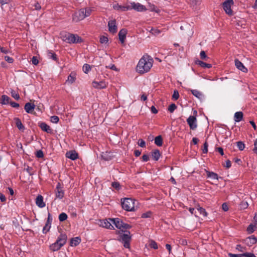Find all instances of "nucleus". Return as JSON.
<instances>
[{"label":"nucleus","mask_w":257,"mask_h":257,"mask_svg":"<svg viewBox=\"0 0 257 257\" xmlns=\"http://www.w3.org/2000/svg\"><path fill=\"white\" fill-rule=\"evenodd\" d=\"M66 157L72 160H75L78 158V155L75 151H70L66 153Z\"/></svg>","instance_id":"dca6fc26"},{"label":"nucleus","mask_w":257,"mask_h":257,"mask_svg":"<svg viewBox=\"0 0 257 257\" xmlns=\"http://www.w3.org/2000/svg\"><path fill=\"white\" fill-rule=\"evenodd\" d=\"M131 4L132 6L133 9L137 12H145L147 10L146 7L140 3L132 2L131 3Z\"/></svg>","instance_id":"1a4fd4ad"},{"label":"nucleus","mask_w":257,"mask_h":257,"mask_svg":"<svg viewBox=\"0 0 257 257\" xmlns=\"http://www.w3.org/2000/svg\"><path fill=\"white\" fill-rule=\"evenodd\" d=\"M197 209L199 212L200 214H202L203 216H206L207 215V213L205 211V209L201 207H198L197 208Z\"/></svg>","instance_id":"4c0bfd02"},{"label":"nucleus","mask_w":257,"mask_h":257,"mask_svg":"<svg viewBox=\"0 0 257 257\" xmlns=\"http://www.w3.org/2000/svg\"><path fill=\"white\" fill-rule=\"evenodd\" d=\"M32 64L35 65H36L38 64L39 63V61H38V60L37 59V58L35 56H34L33 57V58H32Z\"/></svg>","instance_id":"13d9d810"},{"label":"nucleus","mask_w":257,"mask_h":257,"mask_svg":"<svg viewBox=\"0 0 257 257\" xmlns=\"http://www.w3.org/2000/svg\"><path fill=\"white\" fill-rule=\"evenodd\" d=\"M14 120L15 121L16 125L18 127V128L23 132L25 130V126L22 124L21 120L20 118L18 117H16L14 118Z\"/></svg>","instance_id":"b1692460"},{"label":"nucleus","mask_w":257,"mask_h":257,"mask_svg":"<svg viewBox=\"0 0 257 257\" xmlns=\"http://www.w3.org/2000/svg\"><path fill=\"white\" fill-rule=\"evenodd\" d=\"M86 18L83 9H81L75 14L73 17V20L76 22L80 21Z\"/></svg>","instance_id":"6e6552de"},{"label":"nucleus","mask_w":257,"mask_h":257,"mask_svg":"<svg viewBox=\"0 0 257 257\" xmlns=\"http://www.w3.org/2000/svg\"><path fill=\"white\" fill-rule=\"evenodd\" d=\"M36 205L40 207L43 208L45 206V203L43 201V197L42 195H38L36 199Z\"/></svg>","instance_id":"412c9836"},{"label":"nucleus","mask_w":257,"mask_h":257,"mask_svg":"<svg viewBox=\"0 0 257 257\" xmlns=\"http://www.w3.org/2000/svg\"><path fill=\"white\" fill-rule=\"evenodd\" d=\"M99 41L101 44H106L108 42V38L105 36H102L100 37Z\"/></svg>","instance_id":"09e8293b"},{"label":"nucleus","mask_w":257,"mask_h":257,"mask_svg":"<svg viewBox=\"0 0 257 257\" xmlns=\"http://www.w3.org/2000/svg\"><path fill=\"white\" fill-rule=\"evenodd\" d=\"M10 104L11 105L12 107H15V108H18L20 106V105L19 103H16L14 101H11Z\"/></svg>","instance_id":"680f3d73"},{"label":"nucleus","mask_w":257,"mask_h":257,"mask_svg":"<svg viewBox=\"0 0 257 257\" xmlns=\"http://www.w3.org/2000/svg\"><path fill=\"white\" fill-rule=\"evenodd\" d=\"M126 33V30L124 29H121L118 33L119 39L122 44L124 42Z\"/></svg>","instance_id":"5701e85b"},{"label":"nucleus","mask_w":257,"mask_h":257,"mask_svg":"<svg viewBox=\"0 0 257 257\" xmlns=\"http://www.w3.org/2000/svg\"><path fill=\"white\" fill-rule=\"evenodd\" d=\"M243 257H256L253 253L251 252L244 253Z\"/></svg>","instance_id":"bf43d9fd"},{"label":"nucleus","mask_w":257,"mask_h":257,"mask_svg":"<svg viewBox=\"0 0 257 257\" xmlns=\"http://www.w3.org/2000/svg\"><path fill=\"white\" fill-rule=\"evenodd\" d=\"M113 8L114 10L117 11H123V6H120L118 4H116L113 6Z\"/></svg>","instance_id":"864d4df0"},{"label":"nucleus","mask_w":257,"mask_h":257,"mask_svg":"<svg viewBox=\"0 0 257 257\" xmlns=\"http://www.w3.org/2000/svg\"><path fill=\"white\" fill-rule=\"evenodd\" d=\"M68 218L67 215L65 213H61L59 215V220L60 221H64Z\"/></svg>","instance_id":"c9c22d12"},{"label":"nucleus","mask_w":257,"mask_h":257,"mask_svg":"<svg viewBox=\"0 0 257 257\" xmlns=\"http://www.w3.org/2000/svg\"><path fill=\"white\" fill-rule=\"evenodd\" d=\"M67 238V235L65 234H61L56 242L50 245V249L52 251H58L66 243Z\"/></svg>","instance_id":"f03ea898"},{"label":"nucleus","mask_w":257,"mask_h":257,"mask_svg":"<svg viewBox=\"0 0 257 257\" xmlns=\"http://www.w3.org/2000/svg\"><path fill=\"white\" fill-rule=\"evenodd\" d=\"M111 186L116 190H119L120 188L119 183L116 182H112Z\"/></svg>","instance_id":"3c124183"},{"label":"nucleus","mask_w":257,"mask_h":257,"mask_svg":"<svg viewBox=\"0 0 257 257\" xmlns=\"http://www.w3.org/2000/svg\"><path fill=\"white\" fill-rule=\"evenodd\" d=\"M100 226L102 227H104L107 229H113V226L112 225V223L108 221L107 220H102L100 221Z\"/></svg>","instance_id":"4468645a"},{"label":"nucleus","mask_w":257,"mask_h":257,"mask_svg":"<svg viewBox=\"0 0 257 257\" xmlns=\"http://www.w3.org/2000/svg\"><path fill=\"white\" fill-rule=\"evenodd\" d=\"M237 147L239 150L242 151L245 148V145L243 142L239 141L237 142Z\"/></svg>","instance_id":"79ce46f5"},{"label":"nucleus","mask_w":257,"mask_h":257,"mask_svg":"<svg viewBox=\"0 0 257 257\" xmlns=\"http://www.w3.org/2000/svg\"><path fill=\"white\" fill-rule=\"evenodd\" d=\"M228 255L229 257H243L244 253L242 254H233L232 253H229Z\"/></svg>","instance_id":"603ef678"},{"label":"nucleus","mask_w":257,"mask_h":257,"mask_svg":"<svg viewBox=\"0 0 257 257\" xmlns=\"http://www.w3.org/2000/svg\"><path fill=\"white\" fill-rule=\"evenodd\" d=\"M243 113L241 111H238L235 113L234 118V120L236 122L240 121L243 118Z\"/></svg>","instance_id":"c85d7f7f"},{"label":"nucleus","mask_w":257,"mask_h":257,"mask_svg":"<svg viewBox=\"0 0 257 257\" xmlns=\"http://www.w3.org/2000/svg\"><path fill=\"white\" fill-rule=\"evenodd\" d=\"M72 34L68 33L62 36V39L64 41L70 43L71 36Z\"/></svg>","instance_id":"72a5a7b5"},{"label":"nucleus","mask_w":257,"mask_h":257,"mask_svg":"<svg viewBox=\"0 0 257 257\" xmlns=\"http://www.w3.org/2000/svg\"><path fill=\"white\" fill-rule=\"evenodd\" d=\"M92 84L93 87L97 89L105 88L107 85V83L104 81H100L99 82L94 81L92 82Z\"/></svg>","instance_id":"9d476101"},{"label":"nucleus","mask_w":257,"mask_h":257,"mask_svg":"<svg viewBox=\"0 0 257 257\" xmlns=\"http://www.w3.org/2000/svg\"><path fill=\"white\" fill-rule=\"evenodd\" d=\"M234 4L233 0H226L222 4V7L225 13L229 16L233 15V11L231 9Z\"/></svg>","instance_id":"39448f33"},{"label":"nucleus","mask_w":257,"mask_h":257,"mask_svg":"<svg viewBox=\"0 0 257 257\" xmlns=\"http://www.w3.org/2000/svg\"><path fill=\"white\" fill-rule=\"evenodd\" d=\"M205 171L206 173V176L207 178H210L212 180H218V175L213 172H210L207 170H205Z\"/></svg>","instance_id":"a878e982"},{"label":"nucleus","mask_w":257,"mask_h":257,"mask_svg":"<svg viewBox=\"0 0 257 257\" xmlns=\"http://www.w3.org/2000/svg\"><path fill=\"white\" fill-rule=\"evenodd\" d=\"M36 156L39 158H42L44 157V154L42 151L39 150L37 152Z\"/></svg>","instance_id":"5fc2aeb1"},{"label":"nucleus","mask_w":257,"mask_h":257,"mask_svg":"<svg viewBox=\"0 0 257 257\" xmlns=\"http://www.w3.org/2000/svg\"><path fill=\"white\" fill-rule=\"evenodd\" d=\"M161 156V153L159 150H154L152 152V157L155 161H158Z\"/></svg>","instance_id":"cd10ccee"},{"label":"nucleus","mask_w":257,"mask_h":257,"mask_svg":"<svg viewBox=\"0 0 257 257\" xmlns=\"http://www.w3.org/2000/svg\"><path fill=\"white\" fill-rule=\"evenodd\" d=\"M52 221V218L51 217V215L50 213H49L46 223L51 225Z\"/></svg>","instance_id":"0e129e2a"},{"label":"nucleus","mask_w":257,"mask_h":257,"mask_svg":"<svg viewBox=\"0 0 257 257\" xmlns=\"http://www.w3.org/2000/svg\"><path fill=\"white\" fill-rule=\"evenodd\" d=\"M256 223L254 225L250 224L248 225L247 228V231L249 233H251L255 230V229L256 228Z\"/></svg>","instance_id":"473e14b6"},{"label":"nucleus","mask_w":257,"mask_h":257,"mask_svg":"<svg viewBox=\"0 0 257 257\" xmlns=\"http://www.w3.org/2000/svg\"><path fill=\"white\" fill-rule=\"evenodd\" d=\"M76 80V73L74 72H72L68 76L66 83L68 84H72Z\"/></svg>","instance_id":"4be33fe9"},{"label":"nucleus","mask_w":257,"mask_h":257,"mask_svg":"<svg viewBox=\"0 0 257 257\" xmlns=\"http://www.w3.org/2000/svg\"><path fill=\"white\" fill-rule=\"evenodd\" d=\"M5 60L10 63H12L14 61V59L8 56L5 57Z\"/></svg>","instance_id":"052dcab7"},{"label":"nucleus","mask_w":257,"mask_h":257,"mask_svg":"<svg viewBox=\"0 0 257 257\" xmlns=\"http://www.w3.org/2000/svg\"><path fill=\"white\" fill-rule=\"evenodd\" d=\"M48 56L49 58H52L53 60H57V55L55 53L52 51H49L48 53Z\"/></svg>","instance_id":"37998d69"},{"label":"nucleus","mask_w":257,"mask_h":257,"mask_svg":"<svg viewBox=\"0 0 257 257\" xmlns=\"http://www.w3.org/2000/svg\"><path fill=\"white\" fill-rule=\"evenodd\" d=\"M254 149L253 150L254 153L257 154V139L255 140L254 143Z\"/></svg>","instance_id":"774afa93"},{"label":"nucleus","mask_w":257,"mask_h":257,"mask_svg":"<svg viewBox=\"0 0 257 257\" xmlns=\"http://www.w3.org/2000/svg\"><path fill=\"white\" fill-rule=\"evenodd\" d=\"M62 187L60 183H58L55 189V196L56 198L59 199H62L64 195V191L62 189Z\"/></svg>","instance_id":"423d86ee"},{"label":"nucleus","mask_w":257,"mask_h":257,"mask_svg":"<svg viewBox=\"0 0 257 257\" xmlns=\"http://www.w3.org/2000/svg\"><path fill=\"white\" fill-rule=\"evenodd\" d=\"M121 238L122 240V242L123 243V246L125 248H129L130 247V241L131 240V237L128 234H123L121 236Z\"/></svg>","instance_id":"9b49d317"},{"label":"nucleus","mask_w":257,"mask_h":257,"mask_svg":"<svg viewBox=\"0 0 257 257\" xmlns=\"http://www.w3.org/2000/svg\"><path fill=\"white\" fill-rule=\"evenodd\" d=\"M196 63L198 65H199L200 66H201V67H203V68H210L212 67L211 64L206 63H205L203 61H200V60L197 61Z\"/></svg>","instance_id":"2f4dec72"},{"label":"nucleus","mask_w":257,"mask_h":257,"mask_svg":"<svg viewBox=\"0 0 257 257\" xmlns=\"http://www.w3.org/2000/svg\"><path fill=\"white\" fill-rule=\"evenodd\" d=\"M177 108V106L175 104L172 103L171 105H169L168 107V110L171 112L172 113L174 112V111Z\"/></svg>","instance_id":"c03bdc74"},{"label":"nucleus","mask_w":257,"mask_h":257,"mask_svg":"<svg viewBox=\"0 0 257 257\" xmlns=\"http://www.w3.org/2000/svg\"><path fill=\"white\" fill-rule=\"evenodd\" d=\"M151 216V213L150 212H148L147 213H143L142 215V218H149V217H150Z\"/></svg>","instance_id":"69168bd1"},{"label":"nucleus","mask_w":257,"mask_h":257,"mask_svg":"<svg viewBox=\"0 0 257 257\" xmlns=\"http://www.w3.org/2000/svg\"><path fill=\"white\" fill-rule=\"evenodd\" d=\"M11 95L13 98H14L16 100H19L20 99L19 94L16 92H15L14 90H12L11 91Z\"/></svg>","instance_id":"a18cd8bd"},{"label":"nucleus","mask_w":257,"mask_h":257,"mask_svg":"<svg viewBox=\"0 0 257 257\" xmlns=\"http://www.w3.org/2000/svg\"><path fill=\"white\" fill-rule=\"evenodd\" d=\"M256 241L257 239L253 235L247 237L245 240V243L249 246L256 243Z\"/></svg>","instance_id":"a211bd4d"},{"label":"nucleus","mask_w":257,"mask_h":257,"mask_svg":"<svg viewBox=\"0 0 257 257\" xmlns=\"http://www.w3.org/2000/svg\"><path fill=\"white\" fill-rule=\"evenodd\" d=\"M51 228V225L46 223L45 225L43 228V233L46 234L47 232H48Z\"/></svg>","instance_id":"a19ab883"},{"label":"nucleus","mask_w":257,"mask_h":257,"mask_svg":"<svg viewBox=\"0 0 257 257\" xmlns=\"http://www.w3.org/2000/svg\"><path fill=\"white\" fill-rule=\"evenodd\" d=\"M11 99L10 97L6 95H3L1 99V103L2 104H9L10 103Z\"/></svg>","instance_id":"bb28decb"},{"label":"nucleus","mask_w":257,"mask_h":257,"mask_svg":"<svg viewBox=\"0 0 257 257\" xmlns=\"http://www.w3.org/2000/svg\"><path fill=\"white\" fill-rule=\"evenodd\" d=\"M109 220L112 223L115 225L116 228L124 231L125 229H130L131 226L127 223H124L120 219L118 218H109Z\"/></svg>","instance_id":"20e7f679"},{"label":"nucleus","mask_w":257,"mask_h":257,"mask_svg":"<svg viewBox=\"0 0 257 257\" xmlns=\"http://www.w3.org/2000/svg\"><path fill=\"white\" fill-rule=\"evenodd\" d=\"M197 119L195 116L190 115L187 119V122L190 129L194 130L196 128L197 124L196 123Z\"/></svg>","instance_id":"0eeeda50"},{"label":"nucleus","mask_w":257,"mask_h":257,"mask_svg":"<svg viewBox=\"0 0 257 257\" xmlns=\"http://www.w3.org/2000/svg\"><path fill=\"white\" fill-rule=\"evenodd\" d=\"M109 31L113 34L117 31V26H116L115 20H111L108 23Z\"/></svg>","instance_id":"ddd939ff"},{"label":"nucleus","mask_w":257,"mask_h":257,"mask_svg":"<svg viewBox=\"0 0 257 257\" xmlns=\"http://www.w3.org/2000/svg\"><path fill=\"white\" fill-rule=\"evenodd\" d=\"M149 246L150 247L153 248L155 249H157L158 248L157 243L154 240H150L149 241Z\"/></svg>","instance_id":"f704fd0d"},{"label":"nucleus","mask_w":257,"mask_h":257,"mask_svg":"<svg viewBox=\"0 0 257 257\" xmlns=\"http://www.w3.org/2000/svg\"><path fill=\"white\" fill-rule=\"evenodd\" d=\"M235 65L237 69L243 72H246L247 71V68H246L243 64L238 59L235 60Z\"/></svg>","instance_id":"f3484780"},{"label":"nucleus","mask_w":257,"mask_h":257,"mask_svg":"<svg viewBox=\"0 0 257 257\" xmlns=\"http://www.w3.org/2000/svg\"><path fill=\"white\" fill-rule=\"evenodd\" d=\"M155 144L159 147L162 146L163 139L161 136H158L155 138Z\"/></svg>","instance_id":"c756f323"},{"label":"nucleus","mask_w":257,"mask_h":257,"mask_svg":"<svg viewBox=\"0 0 257 257\" xmlns=\"http://www.w3.org/2000/svg\"><path fill=\"white\" fill-rule=\"evenodd\" d=\"M138 145L141 147L144 148L146 146V143L144 140L140 139L138 142Z\"/></svg>","instance_id":"6e6d98bb"},{"label":"nucleus","mask_w":257,"mask_h":257,"mask_svg":"<svg viewBox=\"0 0 257 257\" xmlns=\"http://www.w3.org/2000/svg\"><path fill=\"white\" fill-rule=\"evenodd\" d=\"M189 90L191 91V93L195 97L198 98L199 99L201 100L203 98V94L200 91L197 89H189Z\"/></svg>","instance_id":"aec40b11"},{"label":"nucleus","mask_w":257,"mask_h":257,"mask_svg":"<svg viewBox=\"0 0 257 257\" xmlns=\"http://www.w3.org/2000/svg\"><path fill=\"white\" fill-rule=\"evenodd\" d=\"M50 120L52 122L56 123L59 121V118L58 116L56 115H53L51 117Z\"/></svg>","instance_id":"de8ad7c7"},{"label":"nucleus","mask_w":257,"mask_h":257,"mask_svg":"<svg viewBox=\"0 0 257 257\" xmlns=\"http://www.w3.org/2000/svg\"><path fill=\"white\" fill-rule=\"evenodd\" d=\"M83 71L85 73H88V72L91 70V67L89 64H85L83 66Z\"/></svg>","instance_id":"e433bc0d"},{"label":"nucleus","mask_w":257,"mask_h":257,"mask_svg":"<svg viewBox=\"0 0 257 257\" xmlns=\"http://www.w3.org/2000/svg\"><path fill=\"white\" fill-rule=\"evenodd\" d=\"M153 59L149 55H144L138 63L137 71L140 74L149 72L153 66Z\"/></svg>","instance_id":"f257e3e1"},{"label":"nucleus","mask_w":257,"mask_h":257,"mask_svg":"<svg viewBox=\"0 0 257 257\" xmlns=\"http://www.w3.org/2000/svg\"><path fill=\"white\" fill-rule=\"evenodd\" d=\"M179 97V92L177 90H175L172 95V99L177 100Z\"/></svg>","instance_id":"49530a36"},{"label":"nucleus","mask_w":257,"mask_h":257,"mask_svg":"<svg viewBox=\"0 0 257 257\" xmlns=\"http://www.w3.org/2000/svg\"><path fill=\"white\" fill-rule=\"evenodd\" d=\"M208 143L207 142H205L203 144V149H202V152L204 154H206L208 152Z\"/></svg>","instance_id":"8fccbe9b"},{"label":"nucleus","mask_w":257,"mask_h":257,"mask_svg":"<svg viewBox=\"0 0 257 257\" xmlns=\"http://www.w3.org/2000/svg\"><path fill=\"white\" fill-rule=\"evenodd\" d=\"M38 126L44 132H45L48 134H51L52 133V128L45 122H40L38 123Z\"/></svg>","instance_id":"f8f14e48"},{"label":"nucleus","mask_w":257,"mask_h":257,"mask_svg":"<svg viewBox=\"0 0 257 257\" xmlns=\"http://www.w3.org/2000/svg\"><path fill=\"white\" fill-rule=\"evenodd\" d=\"M35 108V105L30 102H27L25 104L24 108L26 111L29 113H32Z\"/></svg>","instance_id":"2eb2a0df"},{"label":"nucleus","mask_w":257,"mask_h":257,"mask_svg":"<svg viewBox=\"0 0 257 257\" xmlns=\"http://www.w3.org/2000/svg\"><path fill=\"white\" fill-rule=\"evenodd\" d=\"M156 7L154 5L151 4L150 3L149 4V9L151 11H156Z\"/></svg>","instance_id":"e2e57ef3"},{"label":"nucleus","mask_w":257,"mask_h":257,"mask_svg":"<svg viewBox=\"0 0 257 257\" xmlns=\"http://www.w3.org/2000/svg\"><path fill=\"white\" fill-rule=\"evenodd\" d=\"M200 58L203 60H205L206 58H207L205 52L204 51H201L200 53Z\"/></svg>","instance_id":"4d7b16f0"},{"label":"nucleus","mask_w":257,"mask_h":257,"mask_svg":"<svg viewBox=\"0 0 257 257\" xmlns=\"http://www.w3.org/2000/svg\"><path fill=\"white\" fill-rule=\"evenodd\" d=\"M150 32L155 36H158L161 33V31L158 29L152 28Z\"/></svg>","instance_id":"58836bf2"},{"label":"nucleus","mask_w":257,"mask_h":257,"mask_svg":"<svg viewBox=\"0 0 257 257\" xmlns=\"http://www.w3.org/2000/svg\"><path fill=\"white\" fill-rule=\"evenodd\" d=\"M83 10H84V14H85L86 17H87L91 15V12H92V10L90 8H86L83 9Z\"/></svg>","instance_id":"ea45409f"},{"label":"nucleus","mask_w":257,"mask_h":257,"mask_svg":"<svg viewBox=\"0 0 257 257\" xmlns=\"http://www.w3.org/2000/svg\"><path fill=\"white\" fill-rule=\"evenodd\" d=\"M70 43H80L82 42V39L77 35L71 34L70 36Z\"/></svg>","instance_id":"6ab92c4d"},{"label":"nucleus","mask_w":257,"mask_h":257,"mask_svg":"<svg viewBox=\"0 0 257 257\" xmlns=\"http://www.w3.org/2000/svg\"><path fill=\"white\" fill-rule=\"evenodd\" d=\"M142 161L144 162H147L149 160V157L147 155H143L142 157Z\"/></svg>","instance_id":"338daca9"},{"label":"nucleus","mask_w":257,"mask_h":257,"mask_svg":"<svg viewBox=\"0 0 257 257\" xmlns=\"http://www.w3.org/2000/svg\"><path fill=\"white\" fill-rule=\"evenodd\" d=\"M80 238L78 237L73 238L71 240L70 245L76 246L80 242Z\"/></svg>","instance_id":"7c9ffc66"},{"label":"nucleus","mask_w":257,"mask_h":257,"mask_svg":"<svg viewBox=\"0 0 257 257\" xmlns=\"http://www.w3.org/2000/svg\"><path fill=\"white\" fill-rule=\"evenodd\" d=\"M112 157V153L111 152H102L101 154V158L105 161L110 160Z\"/></svg>","instance_id":"393cba45"},{"label":"nucleus","mask_w":257,"mask_h":257,"mask_svg":"<svg viewBox=\"0 0 257 257\" xmlns=\"http://www.w3.org/2000/svg\"><path fill=\"white\" fill-rule=\"evenodd\" d=\"M121 204L122 208L127 211H133L135 210V201L131 198L121 199Z\"/></svg>","instance_id":"7ed1b4c3"}]
</instances>
